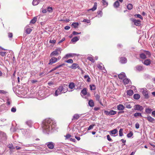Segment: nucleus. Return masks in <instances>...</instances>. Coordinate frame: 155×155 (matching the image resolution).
Here are the masks:
<instances>
[{
  "label": "nucleus",
  "mask_w": 155,
  "mask_h": 155,
  "mask_svg": "<svg viewBox=\"0 0 155 155\" xmlns=\"http://www.w3.org/2000/svg\"><path fill=\"white\" fill-rule=\"evenodd\" d=\"M133 135V133L132 132L130 131L129 133L127 134V137L128 138L131 137Z\"/></svg>",
  "instance_id": "58836bf2"
},
{
  "label": "nucleus",
  "mask_w": 155,
  "mask_h": 155,
  "mask_svg": "<svg viewBox=\"0 0 155 155\" xmlns=\"http://www.w3.org/2000/svg\"><path fill=\"white\" fill-rule=\"evenodd\" d=\"M97 3L95 2L94 3V5L93 7L91 8L89 10H92L93 11H95L97 9Z\"/></svg>",
  "instance_id": "7c9ffc66"
},
{
  "label": "nucleus",
  "mask_w": 155,
  "mask_h": 155,
  "mask_svg": "<svg viewBox=\"0 0 155 155\" xmlns=\"http://www.w3.org/2000/svg\"><path fill=\"white\" fill-rule=\"evenodd\" d=\"M8 36L9 38H12L13 37V34L12 33H9L8 34Z\"/></svg>",
  "instance_id": "680f3d73"
},
{
  "label": "nucleus",
  "mask_w": 155,
  "mask_h": 155,
  "mask_svg": "<svg viewBox=\"0 0 155 155\" xmlns=\"http://www.w3.org/2000/svg\"><path fill=\"white\" fill-rule=\"evenodd\" d=\"M113 6L115 8H117L120 6V4L118 1H116L114 4Z\"/></svg>",
  "instance_id": "6ab92c4d"
},
{
  "label": "nucleus",
  "mask_w": 155,
  "mask_h": 155,
  "mask_svg": "<svg viewBox=\"0 0 155 155\" xmlns=\"http://www.w3.org/2000/svg\"><path fill=\"white\" fill-rule=\"evenodd\" d=\"M25 31H26V33L28 34H30L31 31H32V29L30 28H27V27H26L25 28Z\"/></svg>",
  "instance_id": "c85d7f7f"
},
{
  "label": "nucleus",
  "mask_w": 155,
  "mask_h": 155,
  "mask_svg": "<svg viewBox=\"0 0 155 155\" xmlns=\"http://www.w3.org/2000/svg\"><path fill=\"white\" fill-rule=\"evenodd\" d=\"M84 78L87 79L86 81L87 82H90V78L89 76L88 75H85L84 76Z\"/></svg>",
  "instance_id": "2f4dec72"
},
{
  "label": "nucleus",
  "mask_w": 155,
  "mask_h": 155,
  "mask_svg": "<svg viewBox=\"0 0 155 155\" xmlns=\"http://www.w3.org/2000/svg\"><path fill=\"white\" fill-rule=\"evenodd\" d=\"M144 51L145 52V54L146 55H148L149 56H150L151 55L150 53L148 51Z\"/></svg>",
  "instance_id": "8fccbe9b"
},
{
  "label": "nucleus",
  "mask_w": 155,
  "mask_h": 155,
  "mask_svg": "<svg viewBox=\"0 0 155 155\" xmlns=\"http://www.w3.org/2000/svg\"><path fill=\"white\" fill-rule=\"evenodd\" d=\"M71 137V135L70 134H67L66 136H65V137H66L65 139H70V137Z\"/></svg>",
  "instance_id": "3c124183"
},
{
  "label": "nucleus",
  "mask_w": 155,
  "mask_h": 155,
  "mask_svg": "<svg viewBox=\"0 0 155 155\" xmlns=\"http://www.w3.org/2000/svg\"><path fill=\"white\" fill-rule=\"evenodd\" d=\"M26 124L29 127H31L32 125V122L31 120H28L26 122Z\"/></svg>",
  "instance_id": "ea45409f"
},
{
  "label": "nucleus",
  "mask_w": 155,
  "mask_h": 155,
  "mask_svg": "<svg viewBox=\"0 0 155 155\" xmlns=\"http://www.w3.org/2000/svg\"><path fill=\"white\" fill-rule=\"evenodd\" d=\"M11 103V101L10 100L8 99L7 100V102L6 104H7V106H9L10 105V104Z\"/></svg>",
  "instance_id": "6e6d98bb"
},
{
  "label": "nucleus",
  "mask_w": 155,
  "mask_h": 155,
  "mask_svg": "<svg viewBox=\"0 0 155 155\" xmlns=\"http://www.w3.org/2000/svg\"><path fill=\"white\" fill-rule=\"evenodd\" d=\"M46 145H47L48 148L50 149H52L54 147V143L52 142H50L47 143Z\"/></svg>",
  "instance_id": "423d86ee"
},
{
  "label": "nucleus",
  "mask_w": 155,
  "mask_h": 155,
  "mask_svg": "<svg viewBox=\"0 0 155 155\" xmlns=\"http://www.w3.org/2000/svg\"><path fill=\"white\" fill-rule=\"evenodd\" d=\"M73 60L72 59H69L65 61V62L68 63H73Z\"/></svg>",
  "instance_id": "49530a36"
},
{
  "label": "nucleus",
  "mask_w": 155,
  "mask_h": 155,
  "mask_svg": "<svg viewBox=\"0 0 155 155\" xmlns=\"http://www.w3.org/2000/svg\"><path fill=\"white\" fill-rule=\"evenodd\" d=\"M8 147L12 150L15 149V147H13V144L12 143L8 144Z\"/></svg>",
  "instance_id": "f704fd0d"
},
{
  "label": "nucleus",
  "mask_w": 155,
  "mask_h": 155,
  "mask_svg": "<svg viewBox=\"0 0 155 155\" xmlns=\"http://www.w3.org/2000/svg\"><path fill=\"white\" fill-rule=\"evenodd\" d=\"M64 88L62 86H60L59 88L55 91L54 94V96H57L61 94V93H66L67 91L66 89L65 90V91L64 90Z\"/></svg>",
  "instance_id": "f03ea898"
},
{
  "label": "nucleus",
  "mask_w": 155,
  "mask_h": 155,
  "mask_svg": "<svg viewBox=\"0 0 155 155\" xmlns=\"http://www.w3.org/2000/svg\"><path fill=\"white\" fill-rule=\"evenodd\" d=\"M151 63V61L150 59H147L144 60L143 64L147 66L149 65Z\"/></svg>",
  "instance_id": "dca6fc26"
},
{
  "label": "nucleus",
  "mask_w": 155,
  "mask_h": 155,
  "mask_svg": "<svg viewBox=\"0 0 155 155\" xmlns=\"http://www.w3.org/2000/svg\"><path fill=\"white\" fill-rule=\"evenodd\" d=\"M69 68L72 69H75L77 68L79 69L80 68V67L79 66L78 64L76 63L73 64Z\"/></svg>",
  "instance_id": "ddd939ff"
},
{
  "label": "nucleus",
  "mask_w": 155,
  "mask_h": 155,
  "mask_svg": "<svg viewBox=\"0 0 155 155\" xmlns=\"http://www.w3.org/2000/svg\"><path fill=\"white\" fill-rule=\"evenodd\" d=\"M146 118L147 120L150 122L152 123L155 122V119L150 116H147Z\"/></svg>",
  "instance_id": "9b49d317"
},
{
  "label": "nucleus",
  "mask_w": 155,
  "mask_h": 155,
  "mask_svg": "<svg viewBox=\"0 0 155 155\" xmlns=\"http://www.w3.org/2000/svg\"><path fill=\"white\" fill-rule=\"evenodd\" d=\"M118 78L120 79H123L125 77V74L124 73L122 72L118 75Z\"/></svg>",
  "instance_id": "4468645a"
},
{
  "label": "nucleus",
  "mask_w": 155,
  "mask_h": 155,
  "mask_svg": "<svg viewBox=\"0 0 155 155\" xmlns=\"http://www.w3.org/2000/svg\"><path fill=\"white\" fill-rule=\"evenodd\" d=\"M6 54L5 52H0V55L2 56H4Z\"/></svg>",
  "instance_id": "4d7b16f0"
},
{
  "label": "nucleus",
  "mask_w": 155,
  "mask_h": 155,
  "mask_svg": "<svg viewBox=\"0 0 155 155\" xmlns=\"http://www.w3.org/2000/svg\"><path fill=\"white\" fill-rule=\"evenodd\" d=\"M83 21L87 22V23H90L91 21L89 19H84V20Z\"/></svg>",
  "instance_id": "052dcab7"
},
{
  "label": "nucleus",
  "mask_w": 155,
  "mask_h": 155,
  "mask_svg": "<svg viewBox=\"0 0 155 155\" xmlns=\"http://www.w3.org/2000/svg\"><path fill=\"white\" fill-rule=\"evenodd\" d=\"M102 65L103 64L102 63H100L99 64L97 65V67L99 69L103 70L104 68V67H103L102 66Z\"/></svg>",
  "instance_id": "cd10ccee"
},
{
  "label": "nucleus",
  "mask_w": 155,
  "mask_h": 155,
  "mask_svg": "<svg viewBox=\"0 0 155 155\" xmlns=\"http://www.w3.org/2000/svg\"><path fill=\"white\" fill-rule=\"evenodd\" d=\"M81 116V114H75L74 115L72 119V120L74 121L77 120Z\"/></svg>",
  "instance_id": "1a4fd4ad"
},
{
  "label": "nucleus",
  "mask_w": 155,
  "mask_h": 155,
  "mask_svg": "<svg viewBox=\"0 0 155 155\" xmlns=\"http://www.w3.org/2000/svg\"><path fill=\"white\" fill-rule=\"evenodd\" d=\"M124 107H117L118 110H123Z\"/></svg>",
  "instance_id": "69168bd1"
},
{
  "label": "nucleus",
  "mask_w": 155,
  "mask_h": 155,
  "mask_svg": "<svg viewBox=\"0 0 155 155\" xmlns=\"http://www.w3.org/2000/svg\"><path fill=\"white\" fill-rule=\"evenodd\" d=\"M127 9L129 10H131L133 8V5L131 4H129L127 6Z\"/></svg>",
  "instance_id": "4c0bfd02"
},
{
  "label": "nucleus",
  "mask_w": 155,
  "mask_h": 155,
  "mask_svg": "<svg viewBox=\"0 0 155 155\" xmlns=\"http://www.w3.org/2000/svg\"><path fill=\"white\" fill-rule=\"evenodd\" d=\"M90 89L91 90H95L96 89V87L94 85H90Z\"/></svg>",
  "instance_id": "72a5a7b5"
},
{
  "label": "nucleus",
  "mask_w": 155,
  "mask_h": 155,
  "mask_svg": "<svg viewBox=\"0 0 155 155\" xmlns=\"http://www.w3.org/2000/svg\"><path fill=\"white\" fill-rule=\"evenodd\" d=\"M142 93L145 98L148 99L149 98V96L148 95V92L146 89L143 88Z\"/></svg>",
  "instance_id": "20e7f679"
},
{
  "label": "nucleus",
  "mask_w": 155,
  "mask_h": 155,
  "mask_svg": "<svg viewBox=\"0 0 155 155\" xmlns=\"http://www.w3.org/2000/svg\"><path fill=\"white\" fill-rule=\"evenodd\" d=\"M95 97L96 100L97 101L101 104V105H103L101 104V101L100 99V95L98 94H96L95 95Z\"/></svg>",
  "instance_id": "f3484780"
},
{
  "label": "nucleus",
  "mask_w": 155,
  "mask_h": 155,
  "mask_svg": "<svg viewBox=\"0 0 155 155\" xmlns=\"http://www.w3.org/2000/svg\"><path fill=\"white\" fill-rule=\"evenodd\" d=\"M151 115L155 117V110H154L152 111Z\"/></svg>",
  "instance_id": "338daca9"
},
{
  "label": "nucleus",
  "mask_w": 155,
  "mask_h": 155,
  "mask_svg": "<svg viewBox=\"0 0 155 155\" xmlns=\"http://www.w3.org/2000/svg\"><path fill=\"white\" fill-rule=\"evenodd\" d=\"M95 125L94 124L90 125L88 128L87 130H89L92 129L94 127V126Z\"/></svg>",
  "instance_id": "09e8293b"
},
{
  "label": "nucleus",
  "mask_w": 155,
  "mask_h": 155,
  "mask_svg": "<svg viewBox=\"0 0 155 155\" xmlns=\"http://www.w3.org/2000/svg\"><path fill=\"white\" fill-rule=\"evenodd\" d=\"M57 61V58H56L52 57L49 60L48 64L49 65L52 64L53 63H55Z\"/></svg>",
  "instance_id": "0eeeda50"
},
{
  "label": "nucleus",
  "mask_w": 155,
  "mask_h": 155,
  "mask_svg": "<svg viewBox=\"0 0 155 155\" xmlns=\"http://www.w3.org/2000/svg\"><path fill=\"white\" fill-rule=\"evenodd\" d=\"M134 116L135 117H137V116H140L142 117L141 114L140 113H136L134 114Z\"/></svg>",
  "instance_id": "c03bdc74"
},
{
  "label": "nucleus",
  "mask_w": 155,
  "mask_h": 155,
  "mask_svg": "<svg viewBox=\"0 0 155 155\" xmlns=\"http://www.w3.org/2000/svg\"><path fill=\"white\" fill-rule=\"evenodd\" d=\"M39 3V1L37 0H33L32 4L33 5H37Z\"/></svg>",
  "instance_id": "473e14b6"
},
{
  "label": "nucleus",
  "mask_w": 155,
  "mask_h": 155,
  "mask_svg": "<svg viewBox=\"0 0 155 155\" xmlns=\"http://www.w3.org/2000/svg\"><path fill=\"white\" fill-rule=\"evenodd\" d=\"M72 56V54H68L65 55V56L64 57V58H68Z\"/></svg>",
  "instance_id": "a19ab883"
},
{
  "label": "nucleus",
  "mask_w": 155,
  "mask_h": 155,
  "mask_svg": "<svg viewBox=\"0 0 155 155\" xmlns=\"http://www.w3.org/2000/svg\"><path fill=\"white\" fill-rule=\"evenodd\" d=\"M69 87L71 89H73L75 87V85L73 82L70 83L69 85Z\"/></svg>",
  "instance_id": "a878e982"
},
{
  "label": "nucleus",
  "mask_w": 155,
  "mask_h": 155,
  "mask_svg": "<svg viewBox=\"0 0 155 155\" xmlns=\"http://www.w3.org/2000/svg\"><path fill=\"white\" fill-rule=\"evenodd\" d=\"M117 130L116 129H115L112 130H111L110 131V135L111 134H117V135H116L117 136Z\"/></svg>",
  "instance_id": "2eb2a0df"
},
{
  "label": "nucleus",
  "mask_w": 155,
  "mask_h": 155,
  "mask_svg": "<svg viewBox=\"0 0 155 155\" xmlns=\"http://www.w3.org/2000/svg\"><path fill=\"white\" fill-rule=\"evenodd\" d=\"M87 88H84L83 89L81 90V96L83 97V96L86 95L87 93Z\"/></svg>",
  "instance_id": "9d476101"
},
{
  "label": "nucleus",
  "mask_w": 155,
  "mask_h": 155,
  "mask_svg": "<svg viewBox=\"0 0 155 155\" xmlns=\"http://www.w3.org/2000/svg\"><path fill=\"white\" fill-rule=\"evenodd\" d=\"M152 110L150 108H147L145 109V112L146 114H150L152 111Z\"/></svg>",
  "instance_id": "5701e85b"
},
{
  "label": "nucleus",
  "mask_w": 155,
  "mask_h": 155,
  "mask_svg": "<svg viewBox=\"0 0 155 155\" xmlns=\"http://www.w3.org/2000/svg\"><path fill=\"white\" fill-rule=\"evenodd\" d=\"M70 28V27L68 26H65L64 28V29L66 30H69Z\"/></svg>",
  "instance_id": "774afa93"
},
{
  "label": "nucleus",
  "mask_w": 155,
  "mask_h": 155,
  "mask_svg": "<svg viewBox=\"0 0 155 155\" xmlns=\"http://www.w3.org/2000/svg\"><path fill=\"white\" fill-rule=\"evenodd\" d=\"M88 104L90 107H93L94 106V102L92 100H91L89 101Z\"/></svg>",
  "instance_id": "b1692460"
},
{
  "label": "nucleus",
  "mask_w": 155,
  "mask_h": 155,
  "mask_svg": "<svg viewBox=\"0 0 155 155\" xmlns=\"http://www.w3.org/2000/svg\"><path fill=\"white\" fill-rule=\"evenodd\" d=\"M134 109L142 110L143 109V107H135Z\"/></svg>",
  "instance_id": "864d4df0"
},
{
  "label": "nucleus",
  "mask_w": 155,
  "mask_h": 155,
  "mask_svg": "<svg viewBox=\"0 0 155 155\" xmlns=\"http://www.w3.org/2000/svg\"><path fill=\"white\" fill-rule=\"evenodd\" d=\"M134 16L136 17H137L140 18L141 19H143V17L140 14H136L134 15Z\"/></svg>",
  "instance_id": "de8ad7c7"
},
{
  "label": "nucleus",
  "mask_w": 155,
  "mask_h": 155,
  "mask_svg": "<svg viewBox=\"0 0 155 155\" xmlns=\"http://www.w3.org/2000/svg\"><path fill=\"white\" fill-rule=\"evenodd\" d=\"M79 36L78 37L75 36L71 39V41L72 42H76L79 40Z\"/></svg>",
  "instance_id": "a211bd4d"
},
{
  "label": "nucleus",
  "mask_w": 155,
  "mask_h": 155,
  "mask_svg": "<svg viewBox=\"0 0 155 155\" xmlns=\"http://www.w3.org/2000/svg\"><path fill=\"white\" fill-rule=\"evenodd\" d=\"M97 13L99 16V17H101L102 16L103 13L101 11H99L97 12Z\"/></svg>",
  "instance_id": "79ce46f5"
},
{
  "label": "nucleus",
  "mask_w": 155,
  "mask_h": 155,
  "mask_svg": "<svg viewBox=\"0 0 155 155\" xmlns=\"http://www.w3.org/2000/svg\"><path fill=\"white\" fill-rule=\"evenodd\" d=\"M102 2L104 6H107L108 5V2L105 0H102Z\"/></svg>",
  "instance_id": "a18cd8bd"
},
{
  "label": "nucleus",
  "mask_w": 155,
  "mask_h": 155,
  "mask_svg": "<svg viewBox=\"0 0 155 155\" xmlns=\"http://www.w3.org/2000/svg\"><path fill=\"white\" fill-rule=\"evenodd\" d=\"M79 25V23L78 22H74L72 24V25L73 26L74 28H77Z\"/></svg>",
  "instance_id": "e433bc0d"
},
{
  "label": "nucleus",
  "mask_w": 155,
  "mask_h": 155,
  "mask_svg": "<svg viewBox=\"0 0 155 155\" xmlns=\"http://www.w3.org/2000/svg\"><path fill=\"white\" fill-rule=\"evenodd\" d=\"M107 138L108 140L109 141H112V139L110 137L109 135H107Z\"/></svg>",
  "instance_id": "bf43d9fd"
},
{
  "label": "nucleus",
  "mask_w": 155,
  "mask_h": 155,
  "mask_svg": "<svg viewBox=\"0 0 155 155\" xmlns=\"http://www.w3.org/2000/svg\"><path fill=\"white\" fill-rule=\"evenodd\" d=\"M134 99L138 100L140 98V95L138 94H135L134 95Z\"/></svg>",
  "instance_id": "c756f323"
},
{
  "label": "nucleus",
  "mask_w": 155,
  "mask_h": 155,
  "mask_svg": "<svg viewBox=\"0 0 155 155\" xmlns=\"http://www.w3.org/2000/svg\"><path fill=\"white\" fill-rule=\"evenodd\" d=\"M16 108L15 107H12L11 109V111L13 112H15L16 111Z\"/></svg>",
  "instance_id": "13d9d810"
},
{
  "label": "nucleus",
  "mask_w": 155,
  "mask_h": 155,
  "mask_svg": "<svg viewBox=\"0 0 155 155\" xmlns=\"http://www.w3.org/2000/svg\"><path fill=\"white\" fill-rule=\"evenodd\" d=\"M131 20L134 23L135 25L137 26H140L141 25V21L140 20H136L134 19H131Z\"/></svg>",
  "instance_id": "39448f33"
},
{
  "label": "nucleus",
  "mask_w": 155,
  "mask_h": 155,
  "mask_svg": "<svg viewBox=\"0 0 155 155\" xmlns=\"http://www.w3.org/2000/svg\"><path fill=\"white\" fill-rule=\"evenodd\" d=\"M136 71H140L144 70V68L142 66L137 65L136 67Z\"/></svg>",
  "instance_id": "6e6552de"
},
{
  "label": "nucleus",
  "mask_w": 155,
  "mask_h": 155,
  "mask_svg": "<svg viewBox=\"0 0 155 155\" xmlns=\"http://www.w3.org/2000/svg\"><path fill=\"white\" fill-rule=\"evenodd\" d=\"M58 52L56 51V50H55L54 51H53L50 54V56L51 57L54 56H55L58 55Z\"/></svg>",
  "instance_id": "aec40b11"
},
{
  "label": "nucleus",
  "mask_w": 155,
  "mask_h": 155,
  "mask_svg": "<svg viewBox=\"0 0 155 155\" xmlns=\"http://www.w3.org/2000/svg\"><path fill=\"white\" fill-rule=\"evenodd\" d=\"M123 130L122 128H121L120 129L119 131V136L121 137L123 136Z\"/></svg>",
  "instance_id": "37998d69"
},
{
  "label": "nucleus",
  "mask_w": 155,
  "mask_h": 155,
  "mask_svg": "<svg viewBox=\"0 0 155 155\" xmlns=\"http://www.w3.org/2000/svg\"><path fill=\"white\" fill-rule=\"evenodd\" d=\"M140 125L138 123H137L135 124V127L137 129H138L139 128Z\"/></svg>",
  "instance_id": "0e129e2a"
},
{
  "label": "nucleus",
  "mask_w": 155,
  "mask_h": 155,
  "mask_svg": "<svg viewBox=\"0 0 155 155\" xmlns=\"http://www.w3.org/2000/svg\"><path fill=\"white\" fill-rule=\"evenodd\" d=\"M104 114L107 116L114 115L116 113V111L113 110H110L109 111L106 110H104Z\"/></svg>",
  "instance_id": "7ed1b4c3"
},
{
  "label": "nucleus",
  "mask_w": 155,
  "mask_h": 155,
  "mask_svg": "<svg viewBox=\"0 0 155 155\" xmlns=\"http://www.w3.org/2000/svg\"><path fill=\"white\" fill-rule=\"evenodd\" d=\"M120 62L123 64L126 63L127 62V59L124 57H121L120 58Z\"/></svg>",
  "instance_id": "f8f14e48"
},
{
  "label": "nucleus",
  "mask_w": 155,
  "mask_h": 155,
  "mask_svg": "<svg viewBox=\"0 0 155 155\" xmlns=\"http://www.w3.org/2000/svg\"><path fill=\"white\" fill-rule=\"evenodd\" d=\"M134 93L133 91L132 90H130L127 91V94L129 96L132 95Z\"/></svg>",
  "instance_id": "412c9836"
},
{
  "label": "nucleus",
  "mask_w": 155,
  "mask_h": 155,
  "mask_svg": "<svg viewBox=\"0 0 155 155\" xmlns=\"http://www.w3.org/2000/svg\"><path fill=\"white\" fill-rule=\"evenodd\" d=\"M37 19V17H35L31 20L30 22V23L32 24H34L36 21Z\"/></svg>",
  "instance_id": "4be33fe9"
},
{
  "label": "nucleus",
  "mask_w": 155,
  "mask_h": 155,
  "mask_svg": "<svg viewBox=\"0 0 155 155\" xmlns=\"http://www.w3.org/2000/svg\"><path fill=\"white\" fill-rule=\"evenodd\" d=\"M87 59L92 63H94L95 62V60L92 57H87Z\"/></svg>",
  "instance_id": "c9c22d12"
},
{
  "label": "nucleus",
  "mask_w": 155,
  "mask_h": 155,
  "mask_svg": "<svg viewBox=\"0 0 155 155\" xmlns=\"http://www.w3.org/2000/svg\"><path fill=\"white\" fill-rule=\"evenodd\" d=\"M130 81V80L129 79L126 78L124 79L123 81L124 84H128L129 82Z\"/></svg>",
  "instance_id": "bb28decb"
},
{
  "label": "nucleus",
  "mask_w": 155,
  "mask_h": 155,
  "mask_svg": "<svg viewBox=\"0 0 155 155\" xmlns=\"http://www.w3.org/2000/svg\"><path fill=\"white\" fill-rule=\"evenodd\" d=\"M49 43H51L55 44L56 43L55 40H50L49 41Z\"/></svg>",
  "instance_id": "e2e57ef3"
},
{
  "label": "nucleus",
  "mask_w": 155,
  "mask_h": 155,
  "mask_svg": "<svg viewBox=\"0 0 155 155\" xmlns=\"http://www.w3.org/2000/svg\"><path fill=\"white\" fill-rule=\"evenodd\" d=\"M53 8L52 7H48L47 8V10L49 12H51L52 11Z\"/></svg>",
  "instance_id": "603ef678"
},
{
  "label": "nucleus",
  "mask_w": 155,
  "mask_h": 155,
  "mask_svg": "<svg viewBox=\"0 0 155 155\" xmlns=\"http://www.w3.org/2000/svg\"><path fill=\"white\" fill-rule=\"evenodd\" d=\"M81 32L78 33L75 31H73L72 32V34L73 35H77L78 34H81Z\"/></svg>",
  "instance_id": "5fc2aeb1"
},
{
  "label": "nucleus",
  "mask_w": 155,
  "mask_h": 155,
  "mask_svg": "<svg viewBox=\"0 0 155 155\" xmlns=\"http://www.w3.org/2000/svg\"><path fill=\"white\" fill-rule=\"evenodd\" d=\"M55 121L50 118H47L44 120L42 122V127L46 132H49L56 126Z\"/></svg>",
  "instance_id": "f257e3e1"
},
{
  "label": "nucleus",
  "mask_w": 155,
  "mask_h": 155,
  "mask_svg": "<svg viewBox=\"0 0 155 155\" xmlns=\"http://www.w3.org/2000/svg\"><path fill=\"white\" fill-rule=\"evenodd\" d=\"M140 58L142 59H145L146 58V56L145 54L144 53H141L140 54Z\"/></svg>",
  "instance_id": "393cba45"
}]
</instances>
